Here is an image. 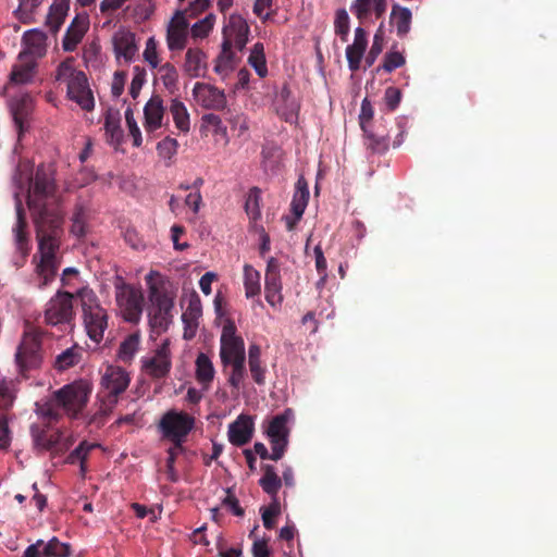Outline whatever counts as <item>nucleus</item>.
Here are the masks:
<instances>
[{"mask_svg":"<svg viewBox=\"0 0 557 557\" xmlns=\"http://www.w3.org/2000/svg\"><path fill=\"white\" fill-rule=\"evenodd\" d=\"M187 33L168 28L166 44L170 50H183L186 46Z\"/></svg>","mask_w":557,"mask_h":557,"instance_id":"13d9d810","label":"nucleus"},{"mask_svg":"<svg viewBox=\"0 0 557 557\" xmlns=\"http://www.w3.org/2000/svg\"><path fill=\"white\" fill-rule=\"evenodd\" d=\"M245 358H237L235 360L230 361L228 366L232 367L231 373L228 375V383L230 385L235 388L239 389L245 376H246V367H245Z\"/></svg>","mask_w":557,"mask_h":557,"instance_id":"de8ad7c7","label":"nucleus"},{"mask_svg":"<svg viewBox=\"0 0 557 557\" xmlns=\"http://www.w3.org/2000/svg\"><path fill=\"white\" fill-rule=\"evenodd\" d=\"M13 234L16 250L21 253L22 258H26L29 253L30 247L28 242L27 222L21 206L16 207V223L13 227Z\"/></svg>","mask_w":557,"mask_h":557,"instance_id":"393cba45","label":"nucleus"},{"mask_svg":"<svg viewBox=\"0 0 557 557\" xmlns=\"http://www.w3.org/2000/svg\"><path fill=\"white\" fill-rule=\"evenodd\" d=\"M74 63L73 57L63 60L55 70L54 78L57 82L66 84V96L70 100L77 103L85 111H92L95 98L87 75L77 70Z\"/></svg>","mask_w":557,"mask_h":557,"instance_id":"f03ea898","label":"nucleus"},{"mask_svg":"<svg viewBox=\"0 0 557 557\" xmlns=\"http://www.w3.org/2000/svg\"><path fill=\"white\" fill-rule=\"evenodd\" d=\"M62 410L61 406L57 405L55 395H52V398L42 405H37V413L39 417L44 419L46 425L51 426L52 423L58 422L61 418Z\"/></svg>","mask_w":557,"mask_h":557,"instance_id":"a19ab883","label":"nucleus"},{"mask_svg":"<svg viewBox=\"0 0 557 557\" xmlns=\"http://www.w3.org/2000/svg\"><path fill=\"white\" fill-rule=\"evenodd\" d=\"M88 208L83 202H77L71 216L70 232L76 237H84L87 232Z\"/></svg>","mask_w":557,"mask_h":557,"instance_id":"72a5a7b5","label":"nucleus"},{"mask_svg":"<svg viewBox=\"0 0 557 557\" xmlns=\"http://www.w3.org/2000/svg\"><path fill=\"white\" fill-rule=\"evenodd\" d=\"M281 513L278 499H274L268 507L261 508L262 522L265 529L272 530L275 527V518Z\"/></svg>","mask_w":557,"mask_h":557,"instance_id":"6e6d98bb","label":"nucleus"},{"mask_svg":"<svg viewBox=\"0 0 557 557\" xmlns=\"http://www.w3.org/2000/svg\"><path fill=\"white\" fill-rule=\"evenodd\" d=\"M44 2V0H18V8L14 11V15L22 23L30 22V15Z\"/></svg>","mask_w":557,"mask_h":557,"instance_id":"603ef678","label":"nucleus"},{"mask_svg":"<svg viewBox=\"0 0 557 557\" xmlns=\"http://www.w3.org/2000/svg\"><path fill=\"white\" fill-rule=\"evenodd\" d=\"M149 297L152 304L149 310V325L151 332L159 335L165 332L172 322L173 299L156 285H150Z\"/></svg>","mask_w":557,"mask_h":557,"instance_id":"0eeeda50","label":"nucleus"},{"mask_svg":"<svg viewBox=\"0 0 557 557\" xmlns=\"http://www.w3.org/2000/svg\"><path fill=\"white\" fill-rule=\"evenodd\" d=\"M73 298L74 295L69 292H58L46 306V324H70L74 319Z\"/></svg>","mask_w":557,"mask_h":557,"instance_id":"9b49d317","label":"nucleus"},{"mask_svg":"<svg viewBox=\"0 0 557 557\" xmlns=\"http://www.w3.org/2000/svg\"><path fill=\"white\" fill-rule=\"evenodd\" d=\"M82 359V348L78 345H73L66 348L55 357L54 368L59 371H65L76 366Z\"/></svg>","mask_w":557,"mask_h":557,"instance_id":"c9c22d12","label":"nucleus"},{"mask_svg":"<svg viewBox=\"0 0 557 557\" xmlns=\"http://www.w3.org/2000/svg\"><path fill=\"white\" fill-rule=\"evenodd\" d=\"M261 202V189L259 187H252L249 189L246 202H245V211L250 220L257 221L261 216L260 210Z\"/></svg>","mask_w":557,"mask_h":557,"instance_id":"c03bdc74","label":"nucleus"},{"mask_svg":"<svg viewBox=\"0 0 557 557\" xmlns=\"http://www.w3.org/2000/svg\"><path fill=\"white\" fill-rule=\"evenodd\" d=\"M368 47L367 32L362 27L355 29V38L351 45L346 48V59L351 72L360 69L361 60Z\"/></svg>","mask_w":557,"mask_h":557,"instance_id":"aec40b11","label":"nucleus"},{"mask_svg":"<svg viewBox=\"0 0 557 557\" xmlns=\"http://www.w3.org/2000/svg\"><path fill=\"white\" fill-rule=\"evenodd\" d=\"M170 342L165 339L154 351L151 358L143 361L145 371L153 379L165 377L172 367Z\"/></svg>","mask_w":557,"mask_h":557,"instance_id":"2eb2a0df","label":"nucleus"},{"mask_svg":"<svg viewBox=\"0 0 557 557\" xmlns=\"http://www.w3.org/2000/svg\"><path fill=\"white\" fill-rule=\"evenodd\" d=\"M265 300L272 307L281 305L283 301L282 296V282L280 273V262L276 258L271 257L268 260L265 276Z\"/></svg>","mask_w":557,"mask_h":557,"instance_id":"dca6fc26","label":"nucleus"},{"mask_svg":"<svg viewBox=\"0 0 557 557\" xmlns=\"http://www.w3.org/2000/svg\"><path fill=\"white\" fill-rule=\"evenodd\" d=\"M143 57L151 69H157L159 66L160 59L157 49V41L153 37L147 39Z\"/></svg>","mask_w":557,"mask_h":557,"instance_id":"680f3d73","label":"nucleus"},{"mask_svg":"<svg viewBox=\"0 0 557 557\" xmlns=\"http://www.w3.org/2000/svg\"><path fill=\"white\" fill-rule=\"evenodd\" d=\"M334 29L335 34L341 37L342 41H347L350 27L349 16L345 9H339L336 11Z\"/></svg>","mask_w":557,"mask_h":557,"instance_id":"5fc2aeb1","label":"nucleus"},{"mask_svg":"<svg viewBox=\"0 0 557 557\" xmlns=\"http://www.w3.org/2000/svg\"><path fill=\"white\" fill-rule=\"evenodd\" d=\"M236 55L232 51L231 40L223 39L222 51L215 60L214 71L218 74H226L232 71L235 65Z\"/></svg>","mask_w":557,"mask_h":557,"instance_id":"f704fd0d","label":"nucleus"},{"mask_svg":"<svg viewBox=\"0 0 557 557\" xmlns=\"http://www.w3.org/2000/svg\"><path fill=\"white\" fill-rule=\"evenodd\" d=\"M249 371L251 373V377L258 385H263L265 383V373L267 368L262 364L261 360H250L248 361Z\"/></svg>","mask_w":557,"mask_h":557,"instance_id":"0e129e2a","label":"nucleus"},{"mask_svg":"<svg viewBox=\"0 0 557 557\" xmlns=\"http://www.w3.org/2000/svg\"><path fill=\"white\" fill-rule=\"evenodd\" d=\"M406 63V58L399 51H388L385 53L383 63L379 65L374 72L380 73L381 71L391 73L398 67H401Z\"/></svg>","mask_w":557,"mask_h":557,"instance_id":"8fccbe9b","label":"nucleus"},{"mask_svg":"<svg viewBox=\"0 0 557 557\" xmlns=\"http://www.w3.org/2000/svg\"><path fill=\"white\" fill-rule=\"evenodd\" d=\"M37 61L27 57V53L18 54V62L13 66L10 79L16 84H26L32 81L35 74Z\"/></svg>","mask_w":557,"mask_h":557,"instance_id":"bb28decb","label":"nucleus"},{"mask_svg":"<svg viewBox=\"0 0 557 557\" xmlns=\"http://www.w3.org/2000/svg\"><path fill=\"white\" fill-rule=\"evenodd\" d=\"M104 131L109 144L117 146L123 141V129L119 111L109 109L106 112Z\"/></svg>","mask_w":557,"mask_h":557,"instance_id":"c756f323","label":"nucleus"},{"mask_svg":"<svg viewBox=\"0 0 557 557\" xmlns=\"http://www.w3.org/2000/svg\"><path fill=\"white\" fill-rule=\"evenodd\" d=\"M287 437L288 436L269 437L272 447L271 460L278 461L282 459L288 444Z\"/></svg>","mask_w":557,"mask_h":557,"instance_id":"e2e57ef3","label":"nucleus"},{"mask_svg":"<svg viewBox=\"0 0 557 557\" xmlns=\"http://www.w3.org/2000/svg\"><path fill=\"white\" fill-rule=\"evenodd\" d=\"M261 470L263 474L259 479V485L272 500L277 499L278 491L282 487V479L277 475L275 468L272 465H262Z\"/></svg>","mask_w":557,"mask_h":557,"instance_id":"c85d7f7f","label":"nucleus"},{"mask_svg":"<svg viewBox=\"0 0 557 557\" xmlns=\"http://www.w3.org/2000/svg\"><path fill=\"white\" fill-rule=\"evenodd\" d=\"M412 14L408 8L394 4L389 16L391 25L396 27L397 36L403 38L410 30Z\"/></svg>","mask_w":557,"mask_h":557,"instance_id":"7c9ffc66","label":"nucleus"},{"mask_svg":"<svg viewBox=\"0 0 557 557\" xmlns=\"http://www.w3.org/2000/svg\"><path fill=\"white\" fill-rule=\"evenodd\" d=\"M115 301L123 319L131 323H138L144 306V295L141 289L124 282L117 276L114 282Z\"/></svg>","mask_w":557,"mask_h":557,"instance_id":"423d86ee","label":"nucleus"},{"mask_svg":"<svg viewBox=\"0 0 557 557\" xmlns=\"http://www.w3.org/2000/svg\"><path fill=\"white\" fill-rule=\"evenodd\" d=\"M164 112L162 98L159 95H153L144 108V126L148 133H152L162 126Z\"/></svg>","mask_w":557,"mask_h":557,"instance_id":"412c9836","label":"nucleus"},{"mask_svg":"<svg viewBox=\"0 0 557 557\" xmlns=\"http://www.w3.org/2000/svg\"><path fill=\"white\" fill-rule=\"evenodd\" d=\"M89 16L87 13H77L67 26L62 39V49L65 52H73L82 42L89 29Z\"/></svg>","mask_w":557,"mask_h":557,"instance_id":"f3484780","label":"nucleus"},{"mask_svg":"<svg viewBox=\"0 0 557 557\" xmlns=\"http://www.w3.org/2000/svg\"><path fill=\"white\" fill-rule=\"evenodd\" d=\"M309 200V188L308 183L304 177H299L296 183V190L290 203L292 212L295 215V220H299L307 207Z\"/></svg>","mask_w":557,"mask_h":557,"instance_id":"473e14b6","label":"nucleus"},{"mask_svg":"<svg viewBox=\"0 0 557 557\" xmlns=\"http://www.w3.org/2000/svg\"><path fill=\"white\" fill-rule=\"evenodd\" d=\"M135 74L133 76L131 86H129V95L136 99L140 92V89L145 83V70L139 66L134 67Z\"/></svg>","mask_w":557,"mask_h":557,"instance_id":"69168bd1","label":"nucleus"},{"mask_svg":"<svg viewBox=\"0 0 557 557\" xmlns=\"http://www.w3.org/2000/svg\"><path fill=\"white\" fill-rule=\"evenodd\" d=\"M91 385L86 381H75L54 392L57 405L71 419H76L86 407L91 394Z\"/></svg>","mask_w":557,"mask_h":557,"instance_id":"39448f33","label":"nucleus"},{"mask_svg":"<svg viewBox=\"0 0 557 557\" xmlns=\"http://www.w3.org/2000/svg\"><path fill=\"white\" fill-rule=\"evenodd\" d=\"M115 405L116 400H114L113 398L112 400L102 399L98 410L89 416L87 421L88 424L94 425L96 428L102 426L106 423L107 418L112 412Z\"/></svg>","mask_w":557,"mask_h":557,"instance_id":"49530a36","label":"nucleus"},{"mask_svg":"<svg viewBox=\"0 0 557 557\" xmlns=\"http://www.w3.org/2000/svg\"><path fill=\"white\" fill-rule=\"evenodd\" d=\"M113 48L117 58L123 57L125 61L133 60L137 52L135 34L126 30L117 32L113 36Z\"/></svg>","mask_w":557,"mask_h":557,"instance_id":"a878e982","label":"nucleus"},{"mask_svg":"<svg viewBox=\"0 0 557 557\" xmlns=\"http://www.w3.org/2000/svg\"><path fill=\"white\" fill-rule=\"evenodd\" d=\"M177 140L171 137H165L157 145L159 156L166 160H171L177 153Z\"/></svg>","mask_w":557,"mask_h":557,"instance_id":"052dcab7","label":"nucleus"},{"mask_svg":"<svg viewBox=\"0 0 557 557\" xmlns=\"http://www.w3.org/2000/svg\"><path fill=\"white\" fill-rule=\"evenodd\" d=\"M71 0H52L46 16L45 25L52 35H57L65 22Z\"/></svg>","mask_w":557,"mask_h":557,"instance_id":"5701e85b","label":"nucleus"},{"mask_svg":"<svg viewBox=\"0 0 557 557\" xmlns=\"http://www.w3.org/2000/svg\"><path fill=\"white\" fill-rule=\"evenodd\" d=\"M215 23V15L210 13L205 18L195 23L191 27V36L195 38H205L209 35Z\"/></svg>","mask_w":557,"mask_h":557,"instance_id":"4d7b16f0","label":"nucleus"},{"mask_svg":"<svg viewBox=\"0 0 557 557\" xmlns=\"http://www.w3.org/2000/svg\"><path fill=\"white\" fill-rule=\"evenodd\" d=\"M245 357L244 339L236 335V326L234 323L227 322L222 329L220 346L221 361L224 367H227L230 361Z\"/></svg>","mask_w":557,"mask_h":557,"instance_id":"f8f14e48","label":"nucleus"},{"mask_svg":"<svg viewBox=\"0 0 557 557\" xmlns=\"http://www.w3.org/2000/svg\"><path fill=\"white\" fill-rule=\"evenodd\" d=\"M98 446V444L88 443L87 441L81 442L79 445L73 451L70 453V455L66 458V462L71 465L79 462L81 473L82 475H84L85 472L87 471V458L90 451L97 448Z\"/></svg>","mask_w":557,"mask_h":557,"instance_id":"4c0bfd02","label":"nucleus"},{"mask_svg":"<svg viewBox=\"0 0 557 557\" xmlns=\"http://www.w3.org/2000/svg\"><path fill=\"white\" fill-rule=\"evenodd\" d=\"M253 434V421L251 417L240 414L228 426V441L235 446H244L250 442Z\"/></svg>","mask_w":557,"mask_h":557,"instance_id":"6ab92c4d","label":"nucleus"},{"mask_svg":"<svg viewBox=\"0 0 557 557\" xmlns=\"http://www.w3.org/2000/svg\"><path fill=\"white\" fill-rule=\"evenodd\" d=\"M193 96L196 102L207 110L221 111L227 104L224 91L207 83H196L193 88Z\"/></svg>","mask_w":557,"mask_h":557,"instance_id":"4468645a","label":"nucleus"},{"mask_svg":"<svg viewBox=\"0 0 557 557\" xmlns=\"http://www.w3.org/2000/svg\"><path fill=\"white\" fill-rule=\"evenodd\" d=\"M373 115L372 104L368 98H364L361 103L359 121L364 133L366 146L373 153H384L387 150V133L384 129H373Z\"/></svg>","mask_w":557,"mask_h":557,"instance_id":"9d476101","label":"nucleus"},{"mask_svg":"<svg viewBox=\"0 0 557 557\" xmlns=\"http://www.w3.org/2000/svg\"><path fill=\"white\" fill-rule=\"evenodd\" d=\"M32 111L33 101L28 96H22L11 101V113L20 137L28 127V117Z\"/></svg>","mask_w":557,"mask_h":557,"instance_id":"4be33fe9","label":"nucleus"},{"mask_svg":"<svg viewBox=\"0 0 557 557\" xmlns=\"http://www.w3.org/2000/svg\"><path fill=\"white\" fill-rule=\"evenodd\" d=\"M290 410L287 409L281 414L275 416L269 423L267 434L269 437L288 436L287 422Z\"/></svg>","mask_w":557,"mask_h":557,"instance_id":"a18cd8bd","label":"nucleus"},{"mask_svg":"<svg viewBox=\"0 0 557 557\" xmlns=\"http://www.w3.org/2000/svg\"><path fill=\"white\" fill-rule=\"evenodd\" d=\"M195 366L196 380L205 389H208L215 374L212 361L205 352H200L196 358Z\"/></svg>","mask_w":557,"mask_h":557,"instance_id":"2f4dec72","label":"nucleus"},{"mask_svg":"<svg viewBox=\"0 0 557 557\" xmlns=\"http://www.w3.org/2000/svg\"><path fill=\"white\" fill-rule=\"evenodd\" d=\"M195 428V418L185 412L171 409L160 419L159 430L162 436L170 442H175L176 447L185 443L188 434Z\"/></svg>","mask_w":557,"mask_h":557,"instance_id":"6e6552de","label":"nucleus"},{"mask_svg":"<svg viewBox=\"0 0 557 557\" xmlns=\"http://www.w3.org/2000/svg\"><path fill=\"white\" fill-rule=\"evenodd\" d=\"M139 344V333L129 334L120 345L117 351L119 358L124 362L131 361L134 358L136 351L138 350Z\"/></svg>","mask_w":557,"mask_h":557,"instance_id":"37998d69","label":"nucleus"},{"mask_svg":"<svg viewBox=\"0 0 557 557\" xmlns=\"http://www.w3.org/2000/svg\"><path fill=\"white\" fill-rule=\"evenodd\" d=\"M202 127L208 128L213 135L227 139V127L223 124L221 117L214 113H207L201 116Z\"/></svg>","mask_w":557,"mask_h":557,"instance_id":"09e8293b","label":"nucleus"},{"mask_svg":"<svg viewBox=\"0 0 557 557\" xmlns=\"http://www.w3.org/2000/svg\"><path fill=\"white\" fill-rule=\"evenodd\" d=\"M383 46H384L383 33L381 32V29H379L375 33V35L373 37L372 46H371L368 54L364 58V69L371 67L374 64L377 57L383 51Z\"/></svg>","mask_w":557,"mask_h":557,"instance_id":"864d4df0","label":"nucleus"},{"mask_svg":"<svg viewBox=\"0 0 557 557\" xmlns=\"http://www.w3.org/2000/svg\"><path fill=\"white\" fill-rule=\"evenodd\" d=\"M131 383L129 374L119 366H108L101 376L100 385L107 393L104 399L117 401Z\"/></svg>","mask_w":557,"mask_h":557,"instance_id":"ddd939ff","label":"nucleus"},{"mask_svg":"<svg viewBox=\"0 0 557 557\" xmlns=\"http://www.w3.org/2000/svg\"><path fill=\"white\" fill-rule=\"evenodd\" d=\"M75 296L81 302L84 330L89 339L98 345L103 341L109 326L108 311L101 306L96 293L88 287L78 289Z\"/></svg>","mask_w":557,"mask_h":557,"instance_id":"7ed1b4c3","label":"nucleus"},{"mask_svg":"<svg viewBox=\"0 0 557 557\" xmlns=\"http://www.w3.org/2000/svg\"><path fill=\"white\" fill-rule=\"evenodd\" d=\"M248 63L255 69L256 73L261 77L268 74L264 47L261 42H256L248 58Z\"/></svg>","mask_w":557,"mask_h":557,"instance_id":"79ce46f5","label":"nucleus"},{"mask_svg":"<svg viewBox=\"0 0 557 557\" xmlns=\"http://www.w3.org/2000/svg\"><path fill=\"white\" fill-rule=\"evenodd\" d=\"M71 548L69 544L60 542L57 537H52L49 542L38 540L35 544L29 545L23 557H69Z\"/></svg>","mask_w":557,"mask_h":557,"instance_id":"a211bd4d","label":"nucleus"},{"mask_svg":"<svg viewBox=\"0 0 557 557\" xmlns=\"http://www.w3.org/2000/svg\"><path fill=\"white\" fill-rule=\"evenodd\" d=\"M170 112L172 114L175 126L184 133L189 131V113L185 104L177 98L172 99L170 106Z\"/></svg>","mask_w":557,"mask_h":557,"instance_id":"58836bf2","label":"nucleus"},{"mask_svg":"<svg viewBox=\"0 0 557 557\" xmlns=\"http://www.w3.org/2000/svg\"><path fill=\"white\" fill-rule=\"evenodd\" d=\"M206 53L198 48H189L185 54V62L183 65L184 72L189 77L203 76L207 71Z\"/></svg>","mask_w":557,"mask_h":557,"instance_id":"cd10ccee","label":"nucleus"},{"mask_svg":"<svg viewBox=\"0 0 557 557\" xmlns=\"http://www.w3.org/2000/svg\"><path fill=\"white\" fill-rule=\"evenodd\" d=\"M23 42L26 46L21 53H27V57L37 59L42 58L47 52V35L39 29H30L24 33Z\"/></svg>","mask_w":557,"mask_h":557,"instance_id":"b1692460","label":"nucleus"},{"mask_svg":"<svg viewBox=\"0 0 557 557\" xmlns=\"http://www.w3.org/2000/svg\"><path fill=\"white\" fill-rule=\"evenodd\" d=\"M371 2L372 0H355L350 7V10L358 20L362 21L370 13Z\"/></svg>","mask_w":557,"mask_h":557,"instance_id":"774afa93","label":"nucleus"},{"mask_svg":"<svg viewBox=\"0 0 557 557\" xmlns=\"http://www.w3.org/2000/svg\"><path fill=\"white\" fill-rule=\"evenodd\" d=\"M157 69L164 88L171 95H175L178 90V71L175 65L166 62L162 65H159Z\"/></svg>","mask_w":557,"mask_h":557,"instance_id":"e433bc0d","label":"nucleus"},{"mask_svg":"<svg viewBox=\"0 0 557 557\" xmlns=\"http://www.w3.org/2000/svg\"><path fill=\"white\" fill-rule=\"evenodd\" d=\"M42 337L44 332L40 329L34 327L24 332L15 354L16 364L23 374L41 367L45 357Z\"/></svg>","mask_w":557,"mask_h":557,"instance_id":"20e7f679","label":"nucleus"},{"mask_svg":"<svg viewBox=\"0 0 557 557\" xmlns=\"http://www.w3.org/2000/svg\"><path fill=\"white\" fill-rule=\"evenodd\" d=\"M30 435L36 449L55 455L65 453L74 443L72 436H65L62 430L49 425H32Z\"/></svg>","mask_w":557,"mask_h":557,"instance_id":"1a4fd4ad","label":"nucleus"},{"mask_svg":"<svg viewBox=\"0 0 557 557\" xmlns=\"http://www.w3.org/2000/svg\"><path fill=\"white\" fill-rule=\"evenodd\" d=\"M244 286L247 298L260 294V273L250 264L244 265Z\"/></svg>","mask_w":557,"mask_h":557,"instance_id":"ea45409f","label":"nucleus"},{"mask_svg":"<svg viewBox=\"0 0 557 557\" xmlns=\"http://www.w3.org/2000/svg\"><path fill=\"white\" fill-rule=\"evenodd\" d=\"M242 33H249L246 20L239 14L230 15L228 22L223 27V38Z\"/></svg>","mask_w":557,"mask_h":557,"instance_id":"3c124183","label":"nucleus"},{"mask_svg":"<svg viewBox=\"0 0 557 557\" xmlns=\"http://www.w3.org/2000/svg\"><path fill=\"white\" fill-rule=\"evenodd\" d=\"M54 170L51 165L37 168L27 195L38 242L40 261L36 267L38 288H46L55 277L60 260L57 256L63 236V213L55 197Z\"/></svg>","mask_w":557,"mask_h":557,"instance_id":"f257e3e1","label":"nucleus"},{"mask_svg":"<svg viewBox=\"0 0 557 557\" xmlns=\"http://www.w3.org/2000/svg\"><path fill=\"white\" fill-rule=\"evenodd\" d=\"M401 91L396 87H387L384 94V101L388 111H394L400 103Z\"/></svg>","mask_w":557,"mask_h":557,"instance_id":"338daca9","label":"nucleus"},{"mask_svg":"<svg viewBox=\"0 0 557 557\" xmlns=\"http://www.w3.org/2000/svg\"><path fill=\"white\" fill-rule=\"evenodd\" d=\"M277 114L286 122H294L298 114V104L294 100L275 104Z\"/></svg>","mask_w":557,"mask_h":557,"instance_id":"bf43d9fd","label":"nucleus"}]
</instances>
